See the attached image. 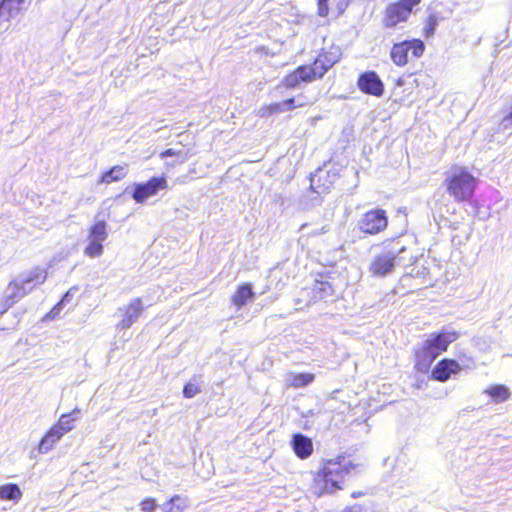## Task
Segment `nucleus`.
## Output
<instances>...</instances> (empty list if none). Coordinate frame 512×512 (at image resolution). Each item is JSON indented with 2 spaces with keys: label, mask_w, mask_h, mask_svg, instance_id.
<instances>
[{
  "label": "nucleus",
  "mask_w": 512,
  "mask_h": 512,
  "mask_svg": "<svg viewBox=\"0 0 512 512\" xmlns=\"http://www.w3.org/2000/svg\"><path fill=\"white\" fill-rule=\"evenodd\" d=\"M354 469L351 461L346 457L327 460L323 468L315 475L312 492L317 496L333 493L341 489V483Z\"/></svg>",
  "instance_id": "f257e3e1"
},
{
  "label": "nucleus",
  "mask_w": 512,
  "mask_h": 512,
  "mask_svg": "<svg viewBox=\"0 0 512 512\" xmlns=\"http://www.w3.org/2000/svg\"><path fill=\"white\" fill-rule=\"evenodd\" d=\"M457 338L455 331L447 329L430 334L415 351V368L419 372H427L434 360Z\"/></svg>",
  "instance_id": "f03ea898"
},
{
  "label": "nucleus",
  "mask_w": 512,
  "mask_h": 512,
  "mask_svg": "<svg viewBox=\"0 0 512 512\" xmlns=\"http://www.w3.org/2000/svg\"><path fill=\"white\" fill-rule=\"evenodd\" d=\"M338 61V56L334 53L320 54L312 65H302L290 74L286 75L281 85L288 89L299 88L302 83H310L324 74Z\"/></svg>",
  "instance_id": "7ed1b4c3"
},
{
  "label": "nucleus",
  "mask_w": 512,
  "mask_h": 512,
  "mask_svg": "<svg viewBox=\"0 0 512 512\" xmlns=\"http://www.w3.org/2000/svg\"><path fill=\"white\" fill-rule=\"evenodd\" d=\"M478 180L465 168L454 167L450 170L445 183L447 191L456 201L472 198Z\"/></svg>",
  "instance_id": "20e7f679"
},
{
  "label": "nucleus",
  "mask_w": 512,
  "mask_h": 512,
  "mask_svg": "<svg viewBox=\"0 0 512 512\" xmlns=\"http://www.w3.org/2000/svg\"><path fill=\"white\" fill-rule=\"evenodd\" d=\"M405 252L404 246H399V243H391L388 248L373 257L369 265V272L376 277L391 274L397 266L402 264L404 259L402 254Z\"/></svg>",
  "instance_id": "39448f33"
},
{
  "label": "nucleus",
  "mask_w": 512,
  "mask_h": 512,
  "mask_svg": "<svg viewBox=\"0 0 512 512\" xmlns=\"http://www.w3.org/2000/svg\"><path fill=\"white\" fill-rule=\"evenodd\" d=\"M46 279V269L35 267L29 272L17 276L8 284V297L19 301L37 286L43 284Z\"/></svg>",
  "instance_id": "423d86ee"
},
{
  "label": "nucleus",
  "mask_w": 512,
  "mask_h": 512,
  "mask_svg": "<svg viewBox=\"0 0 512 512\" xmlns=\"http://www.w3.org/2000/svg\"><path fill=\"white\" fill-rule=\"evenodd\" d=\"M420 0H401L387 6L383 24L386 28H393L401 22H405L410 16L412 9Z\"/></svg>",
  "instance_id": "0eeeda50"
},
{
  "label": "nucleus",
  "mask_w": 512,
  "mask_h": 512,
  "mask_svg": "<svg viewBox=\"0 0 512 512\" xmlns=\"http://www.w3.org/2000/svg\"><path fill=\"white\" fill-rule=\"evenodd\" d=\"M424 43L419 39L403 41L393 45L390 57L397 66H405L408 63V53L411 51L415 58L420 57L424 52Z\"/></svg>",
  "instance_id": "6e6552de"
},
{
  "label": "nucleus",
  "mask_w": 512,
  "mask_h": 512,
  "mask_svg": "<svg viewBox=\"0 0 512 512\" xmlns=\"http://www.w3.org/2000/svg\"><path fill=\"white\" fill-rule=\"evenodd\" d=\"M388 224L386 212L382 209H374L366 212L358 222L359 229L366 233L375 235L383 231Z\"/></svg>",
  "instance_id": "1a4fd4ad"
},
{
  "label": "nucleus",
  "mask_w": 512,
  "mask_h": 512,
  "mask_svg": "<svg viewBox=\"0 0 512 512\" xmlns=\"http://www.w3.org/2000/svg\"><path fill=\"white\" fill-rule=\"evenodd\" d=\"M166 188L167 181L164 177H153L146 183L136 184L132 197L137 203H143L149 197L156 195L159 190Z\"/></svg>",
  "instance_id": "9d476101"
},
{
  "label": "nucleus",
  "mask_w": 512,
  "mask_h": 512,
  "mask_svg": "<svg viewBox=\"0 0 512 512\" xmlns=\"http://www.w3.org/2000/svg\"><path fill=\"white\" fill-rule=\"evenodd\" d=\"M359 89L373 96L380 97L384 92V85L379 76L374 71H368L361 74L358 78Z\"/></svg>",
  "instance_id": "9b49d317"
},
{
  "label": "nucleus",
  "mask_w": 512,
  "mask_h": 512,
  "mask_svg": "<svg viewBox=\"0 0 512 512\" xmlns=\"http://www.w3.org/2000/svg\"><path fill=\"white\" fill-rule=\"evenodd\" d=\"M143 309L144 307L140 298L132 299L127 306L120 309V311L123 312V315L117 327L120 329L130 328L138 320Z\"/></svg>",
  "instance_id": "f8f14e48"
},
{
  "label": "nucleus",
  "mask_w": 512,
  "mask_h": 512,
  "mask_svg": "<svg viewBox=\"0 0 512 512\" xmlns=\"http://www.w3.org/2000/svg\"><path fill=\"white\" fill-rule=\"evenodd\" d=\"M460 371V365L457 361L452 359H443L437 363L432 370V377L435 380L444 382L450 378L451 375Z\"/></svg>",
  "instance_id": "ddd939ff"
},
{
  "label": "nucleus",
  "mask_w": 512,
  "mask_h": 512,
  "mask_svg": "<svg viewBox=\"0 0 512 512\" xmlns=\"http://www.w3.org/2000/svg\"><path fill=\"white\" fill-rule=\"evenodd\" d=\"M291 446L296 456L300 459H307L313 453L312 440L301 433L292 436Z\"/></svg>",
  "instance_id": "4468645a"
},
{
  "label": "nucleus",
  "mask_w": 512,
  "mask_h": 512,
  "mask_svg": "<svg viewBox=\"0 0 512 512\" xmlns=\"http://www.w3.org/2000/svg\"><path fill=\"white\" fill-rule=\"evenodd\" d=\"M63 437L61 431L56 429L54 426L44 435L38 445V452L45 454L49 452L54 445Z\"/></svg>",
  "instance_id": "2eb2a0df"
},
{
  "label": "nucleus",
  "mask_w": 512,
  "mask_h": 512,
  "mask_svg": "<svg viewBox=\"0 0 512 512\" xmlns=\"http://www.w3.org/2000/svg\"><path fill=\"white\" fill-rule=\"evenodd\" d=\"M80 415L81 410L76 408L68 414L61 415L54 427L64 435L74 428L75 422L80 418Z\"/></svg>",
  "instance_id": "dca6fc26"
},
{
  "label": "nucleus",
  "mask_w": 512,
  "mask_h": 512,
  "mask_svg": "<svg viewBox=\"0 0 512 512\" xmlns=\"http://www.w3.org/2000/svg\"><path fill=\"white\" fill-rule=\"evenodd\" d=\"M189 507V500L187 497L181 495H174L170 500L161 505L163 512H183Z\"/></svg>",
  "instance_id": "f3484780"
},
{
  "label": "nucleus",
  "mask_w": 512,
  "mask_h": 512,
  "mask_svg": "<svg viewBox=\"0 0 512 512\" xmlns=\"http://www.w3.org/2000/svg\"><path fill=\"white\" fill-rule=\"evenodd\" d=\"M254 298V292L252 290L251 284H243L239 286L237 291L232 297V302L234 305H236L238 308L242 307L249 301H252Z\"/></svg>",
  "instance_id": "a211bd4d"
},
{
  "label": "nucleus",
  "mask_w": 512,
  "mask_h": 512,
  "mask_svg": "<svg viewBox=\"0 0 512 512\" xmlns=\"http://www.w3.org/2000/svg\"><path fill=\"white\" fill-rule=\"evenodd\" d=\"M328 177L329 176L326 171H324L322 169L317 170L316 173L313 174L310 178L311 189L318 194L328 191L330 186L332 185V182L321 183L322 179H324V178L326 179Z\"/></svg>",
  "instance_id": "6ab92c4d"
},
{
  "label": "nucleus",
  "mask_w": 512,
  "mask_h": 512,
  "mask_svg": "<svg viewBox=\"0 0 512 512\" xmlns=\"http://www.w3.org/2000/svg\"><path fill=\"white\" fill-rule=\"evenodd\" d=\"M23 0H2L0 3V18H10L17 14Z\"/></svg>",
  "instance_id": "aec40b11"
},
{
  "label": "nucleus",
  "mask_w": 512,
  "mask_h": 512,
  "mask_svg": "<svg viewBox=\"0 0 512 512\" xmlns=\"http://www.w3.org/2000/svg\"><path fill=\"white\" fill-rule=\"evenodd\" d=\"M485 393H487L496 403L504 402L510 397V391L504 385H494L486 389Z\"/></svg>",
  "instance_id": "412c9836"
},
{
  "label": "nucleus",
  "mask_w": 512,
  "mask_h": 512,
  "mask_svg": "<svg viewBox=\"0 0 512 512\" xmlns=\"http://www.w3.org/2000/svg\"><path fill=\"white\" fill-rule=\"evenodd\" d=\"M88 237L104 242L108 237L107 224L105 221H97L89 228Z\"/></svg>",
  "instance_id": "4be33fe9"
},
{
  "label": "nucleus",
  "mask_w": 512,
  "mask_h": 512,
  "mask_svg": "<svg viewBox=\"0 0 512 512\" xmlns=\"http://www.w3.org/2000/svg\"><path fill=\"white\" fill-rule=\"evenodd\" d=\"M22 492L16 484H6L0 486V498L2 500H19Z\"/></svg>",
  "instance_id": "5701e85b"
},
{
  "label": "nucleus",
  "mask_w": 512,
  "mask_h": 512,
  "mask_svg": "<svg viewBox=\"0 0 512 512\" xmlns=\"http://www.w3.org/2000/svg\"><path fill=\"white\" fill-rule=\"evenodd\" d=\"M127 174L126 167L114 166L109 171L103 174L101 181L103 183H111L123 179Z\"/></svg>",
  "instance_id": "b1692460"
},
{
  "label": "nucleus",
  "mask_w": 512,
  "mask_h": 512,
  "mask_svg": "<svg viewBox=\"0 0 512 512\" xmlns=\"http://www.w3.org/2000/svg\"><path fill=\"white\" fill-rule=\"evenodd\" d=\"M296 99L290 98L285 101L279 103H273L267 107L269 114H278L282 112H287L293 110L295 108Z\"/></svg>",
  "instance_id": "393cba45"
},
{
  "label": "nucleus",
  "mask_w": 512,
  "mask_h": 512,
  "mask_svg": "<svg viewBox=\"0 0 512 512\" xmlns=\"http://www.w3.org/2000/svg\"><path fill=\"white\" fill-rule=\"evenodd\" d=\"M103 242L99 240H95L88 237V245L84 250V254L91 257L96 258L102 255L103 253Z\"/></svg>",
  "instance_id": "a878e982"
},
{
  "label": "nucleus",
  "mask_w": 512,
  "mask_h": 512,
  "mask_svg": "<svg viewBox=\"0 0 512 512\" xmlns=\"http://www.w3.org/2000/svg\"><path fill=\"white\" fill-rule=\"evenodd\" d=\"M314 380V375L310 373H300L294 375L291 381V385L296 388L304 387L309 385Z\"/></svg>",
  "instance_id": "bb28decb"
},
{
  "label": "nucleus",
  "mask_w": 512,
  "mask_h": 512,
  "mask_svg": "<svg viewBox=\"0 0 512 512\" xmlns=\"http://www.w3.org/2000/svg\"><path fill=\"white\" fill-rule=\"evenodd\" d=\"M77 287L70 288L62 297L61 301L52 309V313H58L62 306L70 302L74 294L77 292Z\"/></svg>",
  "instance_id": "cd10ccee"
},
{
  "label": "nucleus",
  "mask_w": 512,
  "mask_h": 512,
  "mask_svg": "<svg viewBox=\"0 0 512 512\" xmlns=\"http://www.w3.org/2000/svg\"><path fill=\"white\" fill-rule=\"evenodd\" d=\"M437 25H438V18L435 15L429 16L427 23L424 27L425 35L427 37L433 35Z\"/></svg>",
  "instance_id": "c85d7f7f"
},
{
  "label": "nucleus",
  "mask_w": 512,
  "mask_h": 512,
  "mask_svg": "<svg viewBox=\"0 0 512 512\" xmlns=\"http://www.w3.org/2000/svg\"><path fill=\"white\" fill-rule=\"evenodd\" d=\"M16 302H18L17 299L8 297V289L6 288L4 299L0 302V314L5 313Z\"/></svg>",
  "instance_id": "c756f323"
},
{
  "label": "nucleus",
  "mask_w": 512,
  "mask_h": 512,
  "mask_svg": "<svg viewBox=\"0 0 512 512\" xmlns=\"http://www.w3.org/2000/svg\"><path fill=\"white\" fill-rule=\"evenodd\" d=\"M198 393H200V388L198 385L196 384H193V383H187L185 386H184V389H183V394L186 398H193L194 396H196Z\"/></svg>",
  "instance_id": "7c9ffc66"
},
{
  "label": "nucleus",
  "mask_w": 512,
  "mask_h": 512,
  "mask_svg": "<svg viewBox=\"0 0 512 512\" xmlns=\"http://www.w3.org/2000/svg\"><path fill=\"white\" fill-rule=\"evenodd\" d=\"M141 510L143 512H154L157 508V504L153 498H146L141 503Z\"/></svg>",
  "instance_id": "2f4dec72"
},
{
  "label": "nucleus",
  "mask_w": 512,
  "mask_h": 512,
  "mask_svg": "<svg viewBox=\"0 0 512 512\" xmlns=\"http://www.w3.org/2000/svg\"><path fill=\"white\" fill-rule=\"evenodd\" d=\"M328 12V0H318V15L321 17H326Z\"/></svg>",
  "instance_id": "473e14b6"
},
{
  "label": "nucleus",
  "mask_w": 512,
  "mask_h": 512,
  "mask_svg": "<svg viewBox=\"0 0 512 512\" xmlns=\"http://www.w3.org/2000/svg\"><path fill=\"white\" fill-rule=\"evenodd\" d=\"M499 127L501 130H512V110L502 119Z\"/></svg>",
  "instance_id": "72a5a7b5"
},
{
  "label": "nucleus",
  "mask_w": 512,
  "mask_h": 512,
  "mask_svg": "<svg viewBox=\"0 0 512 512\" xmlns=\"http://www.w3.org/2000/svg\"><path fill=\"white\" fill-rule=\"evenodd\" d=\"M10 256V252L8 251L7 247L0 243V265L8 260Z\"/></svg>",
  "instance_id": "f704fd0d"
},
{
  "label": "nucleus",
  "mask_w": 512,
  "mask_h": 512,
  "mask_svg": "<svg viewBox=\"0 0 512 512\" xmlns=\"http://www.w3.org/2000/svg\"><path fill=\"white\" fill-rule=\"evenodd\" d=\"M180 154H181L180 152H176L174 149H167L164 152H162L160 156L162 159H164V158H167L170 156H175V155H180Z\"/></svg>",
  "instance_id": "c9c22d12"
},
{
  "label": "nucleus",
  "mask_w": 512,
  "mask_h": 512,
  "mask_svg": "<svg viewBox=\"0 0 512 512\" xmlns=\"http://www.w3.org/2000/svg\"><path fill=\"white\" fill-rule=\"evenodd\" d=\"M296 99V102H295V108L297 107H303L307 104L306 100H305V97L300 95L298 96Z\"/></svg>",
  "instance_id": "e433bc0d"
},
{
  "label": "nucleus",
  "mask_w": 512,
  "mask_h": 512,
  "mask_svg": "<svg viewBox=\"0 0 512 512\" xmlns=\"http://www.w3.org/2000/svg\"><path fill=\"white\" fill-rule=\"evenodd\" d=\"M343 512H361V510L359 506H353L351 508L344 510Z\"/></svg>",
  "instance_id": "4c0bfd02"
},
{
  "label": "nucleus",
  "mask_w": 512,
  "mask_h": 512,
  "mask_svg": "<svg viewBox=\"0 0 512 512\" xmlns=\"http://www.w3.org/2000/svg\"><path fill=\"white\" fill-rule=\"evenodd\" d=\"M320 286H321V287H320V290H322V291H324V292L326 291V289H327V288H328V289H331V287H330V285H329L328 283H323V282H322V283H320Z\"/></svg>",
  "instance_id": "58836bf2"
},
{
  "label": "nucleus",
  "mask_w": 512,
  "mask_h": 512,
  "mask_svg": "<svg viewBox=\"0 0 512 512\" xmlns=\"http://www.w3.org/2000/svg\"><path fill=\"white\" fill-rule=\"evenodd\" d=\"M186 160H187V154H185V155L182 157L181 162L183 163V162H185Z\"/></svg>",
  "instance_id": "ea45409f"
},
{
  "label": "nucleus",
  "mask_w": 512,
  "mask_h": 512,
  "mask_svg": "<svg viewBox=\"0 0 512 512\" xmlns=\"http://www.w3.org/2000/svg\"><path fill=\"white\" fill-rule=\"evenodd\" d=\"M325 182L329 183L330 181H328V178H326V179L324 178L321 180V183H325Z\"/></svg>",
  "instance_id": "a19ab883"
}]
</instances>
